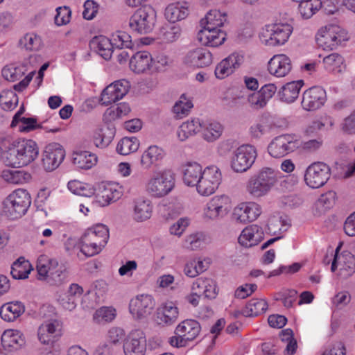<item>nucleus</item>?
<instances>
[{"label":"nucleus","instance_id":"5","mask_svg":"<svg viewBox=\"0 0 355 355\" xmlns=\"http://www.w3.org/2000/svg\"><path fill=\"white\" fill-rule=\"evenodd\" d=\"M156 21V12L148 5L137 9L130 17L129 26L138 33H149L154 28Z\"/></svg>","mask_w":355,"mask_h":355},{"label":"nucleus","instance_id":"8","mask_svg":"<svg viewBox=\"0 0 355 355\" xmlns=\"http://www.w3.org/2000/svg\"><path fill=\"white\" fill-rule=\"evenodd\" d=\"M221 181V173L216 166L206 167L196 184L198 192L205 196L213 194Z\"/></svg>","mask_w":355,"mask_h":355},{"label":"nucleus","instance_id":"16","mask_svg":"<svg viewBox=\"0 0 355 355\" xmlns=\"http://www.w3.org/2000/svg\"><path fill=\"white\" fill-rule=\"evenodd\" d=\"M342 244L336 248L334 258L331 262V270L335 272L338 266H340V270L343 275L348 277L355 272V257L349 251H343L339 254Z\"/></svg>","mask_w":355,"mask_h":355},{"label":"nucleus","instance_id":"15","mask_svg":"<svg viewBox=\"0 0 355 355\" xmlns=\"http://www.w3.org/2000/svg\"><path fill=\"white\" fill-rule=\"evenodd\" d=\"M65 157L64 148L58 143L46 146L42 155V166L46 171L55 170L62 163Z\"/></svg>","mask_w":355,"mask_h":355},{"label":"nucleus","instance_id":"9","mask_svg":"<svg viewBox=\"0 0 355 355\" xmlns=\"http://www.w3.org/2000/svg\"><path fill=\"white\" fill-rule=\"evenodd\" d=\"M331 176L330 167L325 163L318 162L308 166L304 174L306 184L311 188L324 186Z\"/></svg>","mask_w":355,"mask_h":355},{"label":"nucleus","instance_id":"23","mask_svg":"<svg viewBox=\"0 0 355 355\" xmlns=\"http://www.w3.org/2000/svg\"><path fill=\"white\" fill-rule=\"evenodd\" d=\"M226 33L219 28H201L198 33V40L205 45L216 47L224 43Z\"/></svg>","mask_w":355,"mask_h":355},{"label":"nucleus","instance_id":"37","mask_svg":"<svg viewBox=\"0 0 355 355\" xmlns=\"http://www.w3.org/2000/svg\"><path fill=\"white\" fill-rule=\"evenodd\" d=\"M115 135V128L105 126L97 130L93 137L94 145L97 148H105L110 145Z\"/></svg>","mask_w":355,"mask_h":355},{"label":"nucleus","instance_id":"40","mask_svg":"<svg viewBox=\"0 0 355 355\" xmlns=\"http://www.w3.org/2000/svg\"><path fill=\"white\" fill-rule=\"evenodd\" d=\"M181 32L179 25L171 23L165 24L159 28L157 37L162 42H173L180 37Z\"/></svg>","mask_w":355,"mask_h":355},{"label":"nucleus","instance_id":"17","mask_svg":"<svg viewBox=\"0 0 355 355\" xmlns=\"http://www.w3.org/2000/svg\"><path fill=\"white\" fill-rule=\"evenodd\" d=\"M293 30V26L287 23L272 22L268 24V32L270 33L268 45L277 46L284 44L288 41Z\"/></svg>","mask_w":355,"mask_h":355},{"label":"nucleus","instance_id":"10","mask_svg":"<svg viewBox=\"0 0 355 355\" xmlns=\"http://www.w3.org/2000/svg\"><path fill=\"white\" fill-rule=\"evenodd\" d=\"M261 214V209L257 203L241 202L234 208L231 219L236 224L245 225L254 221Z\"/></svg>","mask_w":355,"mask_h":355},{"label":"nucleus","instance_id":"3","mask_svg":"<svg viewBox=\"0 0 355 355\" xmlns=\"http://www.w3.org/2000/svg\"><path fill=\"white\" fill-rule=\"evenodd\" d=\"M31 204L28 192L19 189L12 192L3 202V211L11 220L22 217Z\"/></svg>","mask_w":355,"mask_h":355},{"label":"nucleus","instance_id":"41","mask_svg":"<svg viewBox=\"0 0 355 355\" xmlns=\"http://www.w3.org/2000/svg\"><path fill=\"white\" fill-rule=\"evenodd\" d=\"M200 121L199 119H194L182 123L177 131V136L180 141H184L189 137H192L200 132Z\"/></svg>","mask_w":355,"mask_h":355},{"label":"nucleus","instance_id":"28","mask_svg":"<svg viewBox=\"0 0 355 355\" xmlns=\"http://www.w3.org/2000/svg\"><path fill=\"white\" fill-rule=\"evenodd\" d=\"M165 156L164 150L157 146H149L142 154L140 164L143 168L148 170L153 166L163 159Z\"/></svg>","mask_w":355,"mask_h":355},{"label":"nucleus","instance_id":"45","mask_svg":"<svg viewBox=\"0 0 355 355\" xmlns=\"http://www.w3.org/2000/svg\"><path fill=\"white\" fill-rule=\"evenodd\" d=\"M266 309V301L264 300H252L241 312L238 311L236 316L241 313L245 317L257 316L264 312Z\"/></svg>","mask_w":355,"mask_h":355},{"label":"nucleus","instance_id":"31","mask_svg":"<svg viewBox=\"0 0 355 355\" xmlns=\"http://www.w3.org/2000/svg\"><path fill=\"white\" fill-rule=\"evenodd\" d=\"M25 311V306L19 301L5 303L0 308V316L6 322H13Z\"/></svg>","mask_w":355,"mask_h":355},{"label":"nucleus","instance_id":"7","mask_svg":"<svg viewBox=\"0 0 355 355\" xmlns=\"http://www.w3.org/2000/svg\"><path fill=\"white\" fill-rule=\"evenodd\" d=\"M257 157L254 148L251 145H242L234 152L231 159V168L236 173H243L251 168Z\"/></svg>","mask_w":355,"mask_h":355},{"label":"nucleus","instance_id":"29","mask_svg":"<svg viewBox=\"0 0 355 355\" xmlns=\"http://www.w3.org/2000/svg\"><path fill=\"white\" fill-rule=\"evenodd\" d=\"M179 315L178 307L172 302L165 303L157 312V322L169 326L175 323Z\"/></svg>","mask_w":355,"mask_h":355},{"label":"nucleus","instance_id":"12","mask_svg":"<svg viewBox=\"0 0 355 355\" xmlns=\"http://www.w3.org/2000/svg\"><path fill=\"white\" fill-rule=\"evenodd\" d=\"M299 147V141L294 140L291 135L277 137L268 146V152L273 157H282L293 152Z\"/></svg>","mask_w":355,"mask_h":355},{"label":"nucleus","instance_id":"57","mask_svg":"<svg viewBox=\"0 0 355 355\" xmlns=\"http://www.w3.org/2000/svg\"><path fill=\"white\" fill-rule=\"evenodd\" d=\"M17 102L16 94L10 89H5L0 94V105L4 110H12Z\"/></svg>","mask_w":355,"mask_h":355},{"label":"nucleus","instance_id":"20","mask_svg":"<svg viewBox=\"0 0 355 355\" xmlns=\"http://www.w3.org/2000/svg\"><path fill=\"white\" fill-rule=\"evenodd\" d=\"M213 62L211 53L206 48H196L189 51L184 58V63L188 66L203 68Z\"/></svg>","mask_w":355,"mask_h":355},{"label":"nucleus","instance_id":"59","mask_svg":"<svg viewBox=\"0 0 355 355\" xmlns=\"http://www.w3.org/2000/svg\"><path fill=\"white\" fill-rule=\"evenodd\" d=\"M205 243V236L202 232H196L188 236L184 245L187 248L196 250L202 248Z\"/></svg>","mask_w":355,"mask_h":355},{"label":"nucleus","instance_id":"19","mask_svg":"<svg viewBox=\"0 0 355 355\" xmlns=\"http://www.w3.org/2000/svg\"><path fill=\"white\" fill-rule=\"evenodd\" d=\"M326 92L320 87H313L303 94L302 105L308 111L321 107L326 101Z\"/></svg>","mask_w":355,"mask_h":355},{"label":"nucleus","instance_id":"47","mask_svg":"<svg viewBox=\"0 0 355 355\" xmlns=\"http://www.w3.org/2000/svg\"><path fill=\"white\" fill-rule=\"evenodd\" d=\"M299 11L302 18L309 19L321 7L322 1L320 0H303L299 1Z\"/></svg>","mask_w":355,"mask_h":355},{"label":"nucleus","instance_id":"39","mask_svg":"<svg viewBox=\"0 0 355 355\" xmlns=\"http://www.w3.org/2000/svg\"><path fill=\"white\" fill-rule=\"evenodd\" d=\"M226 15L219 10H211L200 21L202 28H219L226 21Z\"/></svg>","mask_w":355,"mask_h":355},{"label":"nucleus","instance_id":"38","mask_svg":"<svg viewBox=\"0 0 355 355\" xmlns=\"http://www.w3.org/2000/svg\"><path fill=\"white\" fill-rule=\"evenodd\" d=\"M121 191L116 186L103 185L99 187L96 194L98 201L103 206L115 202L120 198Z\"/></svg>","mask_w":355,"mask_h":355},{"label":"nucleus","instance_id":"48","mask_svg":"<svg viewBox=\"0 0 355 355\" xmlns=\"http://www.w3.org/2000/svg\"><path fill=\"white\" fill-rule=\"evenodd\" d=\"M1 176L6 182L14 184H23L31 179L30 173L17 170H4Z\"/></svg>","mask_w":355,"mask_h":355},{"label":"nucleus","instance_id":"36","mask_svg":"<svg viewBox=\"0 0 355 355\" xmlns=\"http://www.w3.org/2000/svg\"><path fill=\"white\" fill-rule=\"evenodd\" d=\"M203 173L202 166L197 162H188L184 166L183 180L185 184L190 187L198 184Z\"/></svg>","mask_w":355,"mask_h":355},{"label":"nucleus","instance_id":"32","mask_svg":"<svg viewBox=\"0 0 355 355\" xmlns=\"http://www.w3.org/2000/svg\"><path fill=\"white\" fill-rule=\"evenodd\" d=\"M202 138L208 142H214L222 135L224 128L216 121H200Z\"/></svg>","mask_w":355,"mask_h":355},{"label":"nucleus","instance_id":"43","mask_svg":"<svg viewBox=\"0 0 355 355\" xmlns=\"http://www.w3.org/2000/svg\"><path fill=\"white\" fill-rule=\"evenodd\" d=\"M73 155V164L81 169H89L97 163V156L88 151L77 152Z\"/></svg>","mask_w":355,"mask_h":355},{"label":"nucleus","instance_id":"49","mask_svg":"<svg viewBox=\"0 0 355 355\" xmlns=\"http://www.w3.org/2000/svg\"><path fill=\"white\" fill-rule=\"evenodd\" d=\"M139 142L137 137H124L120 140L116 146V151L122 155H126L138 150Z\"/></svg>","mask_w":355,"mask_h":355},{"label":"nucleus","instance_id":"62","mask_svg":"<svg viewBox=\"0 0 355 355\" xmlns=\"http://www.w3.org/2000/svg\"><path fill=\"white\" fill-rule=\"evenodd\" d=\"M192 107V103L191 101H186V98L182 95L180 100L174 105L173 110L178 118H182L188 114Z\"/></svg>","mask_w":355,"mask_h":355},{"label":"nucleus","instance_id":"63","mask_svg":"<svg viewBox=\"0 0 355 355\" xmlns=\"http://www.w3.org/2000/svg\"><path fill=\"white\" fill-rule=\"evenodd\" d=\"M56 12L54 20L57 26L66 25L70 21L71 11L69 7H59L56 9Z\"/></svg>","mask_w":355,"mask_h":355},{"label":"nucleus","instance_id":"13","mask_svg":"<svg viewBox=\"0 0 355 355\" xmlns=\"http://www.w3.org/2000/svg\"><path fill=\"white\" fill-rule=\"evenodd\" d=\"M155 303L150 295L142 294L132 298L129 304L130 313L137 319H143L151 314Z\"/></svg>","mask_w":355,"mask_h":355},{"label":"nucleus","instance_id":"2","mask_svg":"<svg viewBox=\"0 0 355 355\" xmlns=\"http://www.w3.org/2000/svg\"><path fill=\"white\" fill-rule=\"evenodd\" d=\"M109 239L108 228L97 224L88 229L80 239V251L87 257H92L105 247Z\"/></svg>","mask_w":355,"mask_h":355},{"label":"nucleus","instance_id":"18","mask_svg":"<svg viewBox=\"0 0 355 355\" xmlns=\"http://www.w3.org/2000/svg\"><path fill=\"white\" fill-rule=\"evenodd\" d=\"M146 347V336L140 329L132 330L123 343L125 355H144Z\"/></svg>","mask_w":355,"mask_h":355},{"label":"nucleus","instance_id":"33","mask_svg":"<svg viewBox=\"0 0 355 355\" xmlns=\"http://www.w3.org/2000/svg\"><path fill=\"white\" fill-rule=\"evenodd\" d=\"M153 61L148 52L139 51L133 55L130 60V68L135 73H143L150 68Z\"/></svg>","mask_w":355,"mask_h":355},{"label":"nucleus","instance_id":"25","mask_svg":"<svg viewBox=\"0 0 355 355\" xmlns=\"http://www.w3.org/2000/svg\"><path fill=\"white\" fill-rule=\"evenodd\" d=\"M200 330V324L197 320L187 319L177 326L175 334L185 340H193L199 335Z\"/></svg>","mask_w":355,"mask_h":355},{"label":"nucleus","instance_id":"58","mask_svg":"<svg viewBox=\"0 0 355 355\" xmlns=\"http://www.w3.org/2000/svg\"><path fill=\"white\" fill-rule=\"evenodd\" d=\"M266 85H264L259 92L249 96L248 102L253 109L259 110L266 105Z\"/></svg>","mask_w":355,"mask_h":355},{"label":"nucleus","instance_id":"11","mask_svg":"<svg viewBox=\"0 0 355 355\" xmlns=\"http://www.w3.org/2000/svg\"><path fill=\"white\" fill-rule=\"evenodd\" d=\"M130 88V83L125 79H121L111 83L102 92L101 102L108 105L123 98Z\"/></svg>","mask_w":355,"mask_h":355},{"label":"nucleus","instance_id":"35","mask_svg":"<svg viewBox=\"0 0 355 355\" xmlns=\"http://www.w3.org/2000/svg\"><path fill=\"white\" fill-rule=\"evenodd\" d=\"M134 204L133 218L135 220L141 222L150 218L153 205L150 200L138 198Z\"/></svg>","mask_w":355,"mask_h":355},{"label":"nucleus","instance_id":"46","mask_svg":"<svg viewBox=\"0 0 355 355\" xmlns=\"http://www.w3.org/2000/svg\"><path fill=\"white\" fill-rule=\"evenodd\" d=\"M58 266V261L55 259H50L45 255L39 257L37 263V270L39 279H47L48 275H50L51 268Z\"/></svg>","mask_w":355,"mask_h":355},{"label":"nucleus","instance_id":"53","mask_svg":"<svg viewBox=\"0 0 355 355\" xmlns=\"http://www.w3.org/2000/svg\"><path fill=\"white\" fill-rule=\"evenodd\" d=\"M68 272L64 266L58 263V266L51 268L50 275H48L47 282L53 285L62 284L67 278Z\"/></svg>","mask_w":355,"mask_h":355},{"label":"nucleus","instance_id":"60","mask_svg":"<svg viewBox=\"0 0 355 355\" xmlns=\"http://www.w3.org/2000/svg\"><path fill=\"white\" fill-rule=\"evenodd\" d=\"M131 111L130 107L127 103H120L116 107H111L106 110L110 119L115 120L122 116H126Z\"/></svg>","mask_w":355,"mask_h":355},{"label":"nucleus","instance_id":"21","mask_svg":"<svg viewBox=\"0 0 355 355\" xmlns=\"http://www.w3.org/2000/svg\"><path fill=\"white\" fill-rule=\"evenodd\" d=\"M243 57L237 53H233L222 60L216 67L214 73L218 79H224L232 74L243 62Z\"/></svg>","mask_w":355,"mask_h":355},{"label":"nucleus","instance_id":"54","mask_svg":"<svg viewBox=\"0 0 355 355\" xmlns=\"http://www.w3.org/2000/svg\"><path fill=\"white\" fill-rule=\"evenodd\" d=\"M290 224L280 216H273L270 218L268 223V234L276 235L279 232L287 230Z\"/></svg>","mask_w":355,"mask_h":355},{"label":"nucleus","instance_id":"52","mask_svg":"<svg viewBox=\"0 0 355 355\" xmlns=\"http://www.w3.org/2000/svg\"><path fill=\"white\" fill-rule=\"evenodd\" d=\"M37 128H43L48 132H57L59 131L58 128L48 129L47 127L43 125L42 123L37 124V119L35 117H22L21 123L19 125V130L22 132H28Z\"/></svg>","mask_w":355,"mask_h":355},{"label":"nucleus","instance_id":"27","mask_svg":"<svg viewBox=\"0 0 355 355\" xmlns=\"http://www.w3.org/2000/svg\"><path fill=\"white\" fill-rule=\"evenodd\" d=\"M1 345L6 350L16 351L25 345V339L19 331L6 330L1 337Z\"/></svg>","mask_w":355,"mask_h":355},{"label":"nucleus","instance_id":"56","mask_svg":"<svg viewBox=\"0 0 355 355\" xmlns=\"http://www.w3.org/2000/svg\"><path fill=\"white\" fill-rule=\"evenodd\" d=\"M343 62V58L337 53H333L323 58L326 69L332 72H340Z\"/></svg>","mask_w":355,"mask_h":355},{"label":"nucleus","instance_id":"44","mask_svg":"<svg viewBox=\"0 0 355 355\" xmlns=\"http://www.w3.org/2000/svg\"><path fill=\"white\" fill-rule=\"evenodd\" d=\"M31 272V264L24 258L20 257L15 261L12 266L10 274L15 279H22L28 277Z\"/></svg>","mask_w":355,"mask_h":355},{"label":"nucleus","instance_id":"4","mask_svg":"<svg viewBox=\"0 0 355 355\" xmlns=\"http://www.w3.org/2000/svg\"><path fill=\"white\" fill-rule=\"evenodd\" d=\"M175 187V178L172 173L162 171L155 173L147 182V193L154 198H162L168 195Z\"/></svg>","mask_w":355,"mask_h":355},{"label":"nucleus","instance_id":"1","mask_svg":"<svg viewBox=\"0 0 355 355\" xmlns=\"http://www.w3.org/2000/svg\"><path fill=\"white\" fill-rule=\"evenodd\" d=\"M38 155L39 149L33 140L15 141L4 152L3 162L8 166L20 168L33 162Z\"/></svg>","mask_w":355,"mask_h":355},{"label":"nucleus","instance_id":"61","mask_svg":"<svg viewBox=\"0 0 355 355\" xmlns=\"http://www.w3.org/2000/svg\"><path fill=\"white\" fill-rule=\"evenodd\" d=\"M116 316L115 309L111 307H101L96 311L94 319L98 322H111Z\"/></svg>","mask_w":355,"mask_h":355},{"label":"nucleus","instance_id":"55","mask_svg":"<svg viewBox=\"0 0 355 355\" xmlns=\"http://www.w3.org/2000/svg\"><path fill=\"white\" fill-rule=\"evenodd\" d=\"M112 41L114 47L118 49H131L132 47V42L131 36L124 31H116L112 35Z\"/></svg>","mask_w":355,"mask_h":355},{"label":"nucleus","instance_id":"64","mask_svg":"<svg viewBox=\"0 0 355 355\" xmlns=\"http://www.w3.org/2000/svg\"><path fill=\"white\" fill-rule=\"evenodd\" d=\"M254 232L253 225L245 227L241 232L238 240L239 243L246 248L254 245Z\"/></svg>","mask_w":355,"mask_h":355},{"label":"nucleus","instance_id":"26","mask_svg":"<svg viewBox=\"0 0 355 355\" xmlns=\"http://www.w3.org/2000/svg\"><path fill=\"white\" fill-rule=\"evenodd\" d=\"M289 59L284 55H274L268 62V71L276 77H284L291 70Z\"/></svg>","mask_w":355,"mask_h":355},{"label":"nucleus","instance_id":"42","mask_svg":"<svg viewBox=\"0 0 355 355\" xmlns=\"http://www.w3.org/2000/svg\"><path fill=\"white\" fill-rule=\"evenodd\" d=\"M164 15L168 21L175 24L178 21L185 19L189 15V10L179 3H173L166 8Z\"/></svg>","mask_w":355,"mask_h":355},{"label":"nucleus","instance_id":"22","mask_svg":"<svg viewBox=\"0 0 355 355\" xmlns=\"http://www.w3.org/2000/svg\"><path fill=\"white\" fill-rule=\"evenodd\" d=\"M229 198L226 196H215L207 205L205 215L211 220L225 216L228 211Z\"/></svg>","mask_w":355,"mask_h":355},{"label":"nucleus","instance_id":"14","mask_svg":"<svg viewBox=\"0 0 355 355\" xmlns=\"http://www.w3.org/2000/svg\"><path fill=\"white\" fill-rule=\"evenodd\" d=\"M62 324L57 319H50L43 322L37 329V338L43 345H52L56 338L62 335Z\"/></svg>","mask_w":355,"mask_h":355},{"label":"nucleus","instance_id":"34","mask_svg":"<svg viewBox=\"0 0 355 355\" xmlns=\"http://www.w3.org/2000/svg\"><path fill=\"white\" fill-rule=\"evenodd\" d=\"M304 85V81L300 80L288 83L278 92L279 99L286 103L294 102L298 97L300 90Z\"/></svg>","mask_w":355,"mask_h":355},{"label":"nucleus","instance_id":"24","mask_svg":"<svg viewBox=\"0 0 355 355\" xmlns=\"http://www.w3.org/2000/svg\"><path fill=\"white\" fill-rule=\"evenodd\" d=\"M247 190L254 198L266 193V168H262L251 176L247 184Z\"/></svg>","mask_w":355,"mask_h":355},{"label":"nucleus","instance_id":"30","mask_svg":"<svg viewBox=\"0 0 355 355\" xmlns=\"http://www.w3.org/2000/svg\"><path fill=\"white\" fill-rule=\"evenodd\" d=\"M89 46L107 60L111 58L113 49L115 48L112 40L103 35L94 37L91 40Z\"/></svg>","mask_w":355,"mask_h":355},{"label":"nucleus","instance_id":"6","mask_svg":"<svg viewBox=\"0 0 355 355\" xmlns=\"http://www.w3.org/2000/svg\"><path fill=\"white\" fill-rule=\"evenodd\" d=\"M348 39L347 33L335 25L322 28L316 35L317 43L324 50H334Z\"/></svg>","mask_w":355,"mask_h":355},{"label":"nucleus","instance_id":"50","mask_svg":"<svg viewBox=\"0 0 355 355\" xmlns=\"http://www.w3.org/2000/svg\"><path fill=\"white\" fill-rule=\"evenodd\" d=\"M41 44L40 37L33 33H26L19 41V46L29 51L39 50Z\"/></svg>","mask_w":355,"mask_h":355},{"label":"nucleus","instance_id":"51","mask_svg":"<svg viewBox=\"0 0 355 355\" xmlns=\"http://www.w3.org/2000/svg\"><path fill=\"white\" fill-rule=\"evenodd\" d=\"M283 178L279 171H276L272 168L268 167V190L272 187H276L277 189L284 190L288 189V180H281Z\"/></svg>","mask_w":355,"mask_h":355}]
</instances>
